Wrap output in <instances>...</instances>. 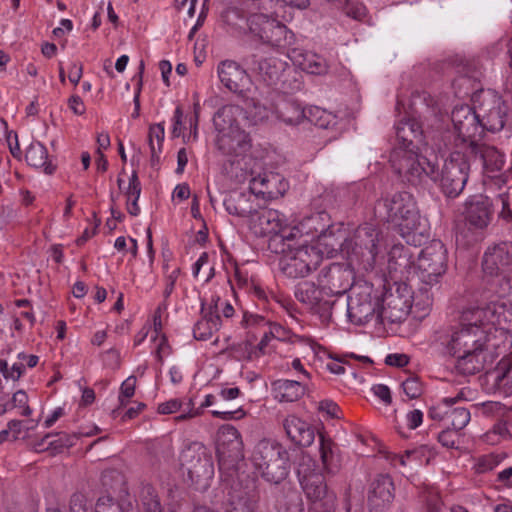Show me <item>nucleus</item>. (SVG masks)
<instances>
[{
	"instance_id": "nucleus-8",
	"label": "nucleus",
	"mask_w": 512,
	"mask_h": 512,
	"mask_svg": "<svg viewBox=\"0 0 512 512\" xmlns=\"http://www.w3.org/2000/svg\"><path fill=\"white\" fill-rule=\"evenodd\" d=\"M246 116L239 105L228 104L220 108L214 118V126L218 131V148L227 155L238 159L250 149L249 135L240 127Z\"/></svg>"
},
{
	"instance_id": "nucleus-6",
	"label": "nucleus",
	"mask_w": 512,
	"mask_h": 512,
	"mask_svg": "<svg viewBox=\"0 0 512 512\" xmlns=\"http://www.w3.org/2000/svg\"><path fill=\"white\" fill-rule=\"evenodd\" d=\"M230 173L237 183L248 182L251 193L263 199L282 197L289 188L283 175L263 170L261 162L247 154L231 160Z\"/></svg>"
},
{
	"instance_id": "nucleus-30",
	"label": "nucleus",
	"mask_w": 512,
	"mask_h": 512,
	"mask_svg": "<svg viewBox=\"0 0 512 512\" xmlns=\"http://www.w3.org/2000/svg\"><path fill=\"white\" fill-rule=\"evenodd\" d=\"M485 348H473V350H469L467 353L463 352L454 356L456 358L455 369L463 375H472L480 372L484 368L486 361Z\"/></svg>"
},
{
	"instance_id": "nucleus-46",
	"label": "nucleus",
	"mask_w": 512,
	"mask_h": 512,
	"mask_svg": "<svg viewBox=\"0 0 512 512\" xmlns=\"http://www.w3.org/2000/svg\"><path fill=\"white\" fill-rule=\"evenodd\" d=\"M461 400L460 394L456 397H445L429 409L428 416L435 421H448L451 407Z\"/></svg>"
},
{
	"instance_id": "nucleus-25",
	"label": "nucleus",
	"mask_w": 512,
	"mask_h": 512,
	"mask_svg": "<svg viewBox=\"0 0 512 512\" xmlns=\"http://www.w3.org/2000/svg\"><path fill=\"white\" fill-rule=\"evenodd\" d=\"M286 55L295 66L309 74L324 75L330 69V64L325 58L311 51L291 48L287 50Z\"/></svg>"
},
{
	"instance_id": "nucleus-48",
	"label": "nucleus",
	"mask_w": 512,
	"mask_h": 512,
	"mask_svg": "<svg viewBox=\"0 0 512 512\" xmlns=\"http://www.w3.org/2000/svg\"><path fill=\"white\" fill-rule=\"evenodd\" d=\"M350 359L358 360L364 364H372V360L367 356L345 355L343 358H332L326 363L329 372L335 375H342L346 371V365L350 366Z\"/></svg>"
},
{
	"instance_id": "nucleus-40",
	"label": "nucleus",
	"mask_w": 512,
	"mask_h": 512,
	"mask_svg": "<svg viewBox=\"0 0 512 512\" xmlns=\"http://www.w3.org/2000/svg\"><path fill=\"white\" fill-rule=\"evenodd\" d=\"M223 22L239 32L249 30V15L237 6L227 7L221 14Z\"/></svg>"
},
{
	"instance_id": "nucleus-56",
	"label": "nucleus",
	"mask_w": 512,
	"mask_h": 512,
	"mask_svg": "<svg viewBox=\"0 0 512 512\" xmlns=\"http://www.w3.org/2000/svg\"><path fill=\"white\" fill-rule=\"evenodd\" d=\"M334 302L329 299H324L323 296L318 300L315 306L309 308V310L317 314L322 322H329L332 317V309Z\"/></svg>"
},
{
	"instance_id": "nucleus-53",
	"label": "nucleus",
	"mask_w": 512,
	"mask_h": 512,
	"mask_svg": "<svg viewBox=\"0 0 512 512\" xmlns=\"http://www.w3.org/2000/svg\"><path fill=\"white\" fill-rule=\"evenodd\" d=\"M172 122V136L177 138L183 137L184 142H189L190 136H186L185 134L186 126L184 124V113L180 106L175 108Z\"/></svg>"
},
{
	"instance_id": "nucleus-4",
	"label": "nucleus",
	"mask_w": 512,
	"mask_h": 512,
	"mask_svg": "<svg viewBox=\"0 0 512 512\" xmlns=\"http://www.w3.org/2000/svg\"><path fill=\"white\" fill-rule=\"evenodd\" d=\"M352 239H354V233L342 244L334 241V243H323L324 248H320L309 245L307 239L301 242L283 234L281 237L273 238L269 242V247L273 252L280 254L278 263L280 271L287 278L298 279L307 277L318 268L324 257L332 258L338 251L348 258V254L344 251V244Z\"/></svg>"
},
{
	"instance_id": "nucleus-3",
	"label": "nucleus",
	"mask_w": 512,
	"mask_h": 512,
	"mask_svg": "<svg viewBox=\"0 0 512 512\" xmlns=\"http://www.w3.org/2000/svg\"><path fill=\"white\" fill-rule=\"evenodd\" d=\"M505 318L504 305L471 307L465 309L460 317V326L441 339L445 352L451 356L468 352L473 348L496 347L490 344L496 334L503 336L507 328L503 325Z\"/></svg>"
},
{
	"instance_id": "nucleus-26",
	"label": "nucleus",
	"mask_w": 512,
	"mask_h": 512,
	"mask_svg": "<svg viewBox=\"0 0 512 512\" xmlns=\"http://www.w3.org/2000/svg\"><path fill=\"white\" fill-rule=\"evenodd\" d=\"M283 427L289 439L296 445L308 447L314 442V427L296 415L287 416Z\"/></svg>"
},
{
	"instance_id": "nucleus-10",
	"label": "nucleus",
	"mask_w": 512,
	"mask_h": 512,
	"mask_svg": "<svg viewBox=\"0 0 512 512\" xmlns=\"http://www.w3.org/2000/svg\"><path fill=\"white\" fill-rule=\"evenodd\" d=\"M345 245L346 243L344 244V251L348 254V258L352 262L360 264L367 272H375V274L381 276L385 282L389 280L393 281V286L386 289L379 302L380 319L382 321L387 319L392 322L404 319L409 314L413 303L412 291L408 285L403 282L405 278H401L400 273H398L395 278H392L389 273H381L378 271L377 267L366 269L361 261L352 258V254L349 253Z\"/></svg>"
},
{
	"instance_id": "nucleus-5",
	"label": "nucleus",
	"mask_w": 512,
	"mask_h": 512,
	"mask_svg": "<svg viewBox=\"0 0 512 512\" xmlns=\"http://www.w3.org/2000/svg\"><path fill=\"white\" fill-rule=\"evenodd\" d=\"M450 154L444 159L441 169L437 157H427L417 168H411L407 177L402 181L412 186H421L428 180L436 184L447 198H457L464 190L470 172L467 152L459 149H449Z\"/></svg>"
},
{
	"instance_id": "nucleus-24",
	"label": "nucleus",
	"mask_w": 512,
	"mask_h": 512,
	"mask_svg": "<svg viewBox=\"0 0 512 512\" xmlns=\"http://www.w3.org/2000/svg\"><path fill=\"white\" fill-rule=\"evenodd\" d=\"M247 68H242L237 62L224 60L217 67L220 82L233 93H242L249 82Z\"/></svg>"
},
{
	"instance_id": "nucleus-42",
	"label": "nucleus",
	"mask_w": 512,
	"mask_h": 512,
	"mask_svg": "<svg viewBox=\"0 0 512 512\" xmlns=\"http://www.w3.org/2000/svg\"><path fill=\"white\" fill-rule=\"evenodd\" d=\"M276 18H273L265 13H251L249 14V32L262 42V34L269 35L271 23H275Z\"/></svg>"
},
{
	"instance_id": "nucleus-9",
	"label": "nucleus",
	"mask_w": 512,
	"mask_h": 512,
	"mask_svg": "<svg viewBox=\"0 0 512 512\" xmlns=\"http://www.w3.org/2000/svg\"><path fill=\"white\" fill-rule=\"evenodd\" d=\"M450 120L453 129H447L441 135V141L446 149L468 151L475 149V143L483 136L481 115L470 105H455L451 111Z\"/></svg>"
},
{
	"instance_id": "nucleus-13",
	"label": "nucleus",
	"mask_w": 512,
	"mask_h": 512,
	"mask_svg": "<svg viewBox=\"0 0 512 512\" xmlns=\"http://www.w3.org/2000/svg\"><path fill=\"white\" fill-rule=\"evenodd\" d=\"M275 118L287 125H299L308 121L315 126L327 128L331 114L317 106L304 107L290 96H279L274 103Z\"/></svg>"
},
{
	"instance_id": "nucleus-27",
	"label": "nucleus",
	"mask_w": 512,
	"mask_h": 512,
	"mask_svg": "<svg viewBox=\"0 0 512 512\" xmlns=\"http://www.w3.org/2000/svg\"><path fill=\"white\" fill-rule=\"evenodd\" d=\"M471 155L479 157L486 174L501 171L505 164V155L494 146L477 141L474 148H468Z\"/></svg>"
},
{
	"instance_id": "nucleus-31",
	"label": "nucleus",
	"mask_w": 512,
	"mask_h": 512,
	"mask_svg": "<svg viewBox=\"0 0 512 512\" xmlns=\"http://www.w3.org/2000/svg\"><path fill=\"white\" fill-rule=\"evenodd\" d=\"M307 385L302 380L278 379L272 383V391L279 402H294L305 394Z\"/></svg>"
},
{
	"instance_id": "nucleus-64",
	"label": "nucleus",
	"mask_w": 512,
	"mask_h": 512,
	"mask_svg": "<svg viewBox=\"0 0 512 512\" xmlns=\"http://www.w3.org/2000/svg\"><path fill=\"white\" fill-rule=\"evenodd\" d=\"M254 118V122L264 121L270 119L272 116H275L274 113V103L270 108H267L261 104H254V110L251 112Z\"/></svg>"
},
{
	"instance_id": "nucleus-32",
	"label": "nucleus",
	"mask_w": 512,
	"mask_h": 512,
	"mask_svg": "<svg viewBox=\"0 0 512 512\" xmlns=\"http://www.w3.org/2000/svg\"><path fill=\"white\" fill-rule=\"evenodd\" d=\"M394 498V484L390 476L379 475L371 484L369 502L374 507L390 504Z\"/></svg>"
},
{
	"instance_id": "nucleus-34",
	"label": "nucleus",
	"mask_w": 512,
	"mask_h": 512,
	"mask_svg": "<svg viewBox=\"0 0 512 512\" xmlns=\"http://www.w3.org/2000/svg\"><path fill=\"white\" fill-rule=\"evenodd\" d=\"M319 442V452L323 468L327 473H334L339 464L337 454L338 447L336 443L324 433H319Z\"/></svg>"
},
{
	"instance_id": "nucleus-7",
	"label": "nucleus",
	"mask_w": 512,
	"mask_h": 512,
	"mask_svg": "<svg viewBox=\"0 0 512 512\" xmlns=\"http://www.w3.org/2000/svg\"><path fill=\"white\" fill-rule=\"evenodd\" d=\"M375 217L390 223L409 242V236L421 226L420 211L415 197L407 191L387 195L378 200L374 207Z\"/></svg>"
},
{
	"instance_id": "nucleus-59",
	"label": "nucleus",
	"mask_w": 512,
	"mask_h": 512,
	"mask_svg": "<svg viewBox=\"0 0 512 512\" xmlns=\"http://www.w3.org/2000/svg\"><path fill=\"white\" fill-rule=\"evenodd\" d=\"M28 401L27 393L24 390H18L13 394L11 404L13 408H23L21 415L28 417L32 414Z\"/></svg>"
},
{
	"instance_id": "nucleus-52",
	"label": "nucleus",
	"mask_w": 512,
	"mask_h": 512,
	"mask_svg": "<svg viewBox=\"0 0 512 512\" xmlns=\"http://www.w3.org/2000/svg\"><path fill=\"white\" fill-rule=\"evenodd\" d=\"M470 421V412L465 407H455L450 410L448 424H450L453 429L461 430L467 426Z\"/></svg>"
},
{
	"instance_id": "nucleus-54",
	"label": "nucleus",
	"mask_w": 512,
	"mask_h": 512,
	"mask_svg": "<svg viewBox=\"0 0 512 512\" xmlns=\"http://www.w3.org/2000/svg\"><path fill=\"white\" fill-rule=\"evenodd\" d=\"M135 387L136 378L134 376H129L122 382L119 393V408H123L128 405L130 399L134 396Z\"/></svg>"
},
{
	"instance_id": "nucleus-33",
	"label": "nucleus",
	"mask_w": 512,
	"mask_h": 512,
	"mask_svg": "<svg viewBox=\"0 0 512 512\" xmlns=\"http://www.w3.org/2000/svg\"><path fill=\"white\" fill-rule=\"evenodd\" d=\"M25 160L27 164L36 169H43L48 175L55 172L56 167L48 160V151L44 144L33 141L26 149Z\"/></svg>"
},
{
	"instance_id": "nucleus-19",
	"label": "nucleus",
	"mask_w": 512,
	"mask_h": 512,
	"mask_svg": "<svg viewBox=\"0 0 512 512\" xmlns=\"http://www.w3.org/2000/svg\"><path fill=\"white\" fill-rule=\"evenodd\" d=\"M244 66L268 86L277 84L288 68L287 62L277 57L262 58L249 55L243 60Z\"/></svg>"
},
{
	"instance_id": "nucleus-51",
	"label": "nucleus",
	"mask_w": 512,
	"mask_h": 512,
	"mask_svg": "<svg viewBox=\"0 0 512 512\" xmlns=\"http://www.w3.org/2000/svg\"><path fill=\"white\" fill-rule=\"evenodd\" d=\"M277 512H305L302 497L297 492H289L279 503Z\"/></svg>"
},
{
	"instance_id": "nucleus-35",
	"label": "nucleus",
	"mask_w": 512,
	"mask_h": 512,
	"mask_svg": "<svg viewBox=\"0 0 512 512\" xmlns=\"http://www.w3.org/2000/svg\"><path fill=\"white\" fill-rule=\"evenodd\" d=\"M201 311L203 317L198 320L193 327V336L196 340L206 341L210 339L214 332L218 331L222 326V321L217 316L211 317L207 312L204 304Z\"/></svg>"
},
{
	"instance_id": "nucleus-44",
	"label": "nucleus",
	"mask_w": 512,
	"mask_h": 512,
	"mask_svg": "<svg viewBox=\"0 0 512 512\" xmlns=\"http://www.w3.org/2000/svg\"><path fill=\"white\" fill-rule=\"evenodd\" d=\"M206 312L211 317L217 316V318L223 322V319L228 320L233 317L235 309L227 299L213 295L208 307L206 308Z\"/></svg>"
},
{
	"instance_id": "nucleus-11",
	"label": "nucleus",
	"mask_w": 512,
	"mask_h": 512,
	"mask_svg": "<svg viewBox=\"0 0 512 512\" xmlns=\"http://www.w3.org/2000/svg\"><path fill=\"white\" fill-rule=\"evenodd\" d=\"M297 475L309 501L308 512H336V496L327 489L324 476L315 470V463L311 458L302 459ZM350 511L351 505L346 502L345 512Z\"/></svg>"
},
{
	"instance_id": "nucleus-29",
	"label": "nucleus",
	"mask_w": 512,
	"mask_h": 512,
	"mask_svg": "<svg viewBox=\"0 0 512 512\" xmlns=\"http://www.w3.org/2000/svg\"><path fill=\"white\" fill-rule=\"evenodd\" d=\"M245 292L253 300L257 301V305L262 306V308H266L270 299H274L282 305L290 316L295 317V304L290 299H278V296L273 291L267 289L258 279L250 283Z\"/></svg>"
},
{
	"instance_id": "nucleus-15",
	"label": "nucleus",
	"mask_w": 512,
	"mask_h": 512,
	"mask_svg": "<svg viewBox=\"0 0 512 512\" xmlns=\"http://www.w3.org/2000/svg\"><path fill=\"white\" fill-rule=\"evenodd\" d=\"M329 222L330 217L325 211L317 212L305 217L297 225L289 227V230L284 231V234L301 242L303 239H307L309 245L320 248H324L322 243L337 241L342 244L343 242L334 237Z\"/></svg>"
},
{
	"instance_id": "nucleus-45",
	"label": "nucleus",
	"mask_w": 512,
	"mask_h": 512,
	"mask_svg": "<svg viewBox=\"0 0 512 512\" xmlns=\"http://www.w3.org/2000/svg\"><path fill=\"white\" fill-rule=\"evenodd\" d=\"M165 137L164 123L153 124L149 127L148 143L151 152V160L159 159V155L163 149V142Z\"/></svg>"
},
{
	"instance_id": "nucleus-63",
	"label": "nucleus",
	"mask_w": 512,
	"mask_h": 512,
	"mask_svg": "<svg viewBox=\"0 0 512 512\" xmlns=\"http://www.w3.org/2000/svg\"><path fill=\"white\" fill-rule=\"evenodd\" d=\"M319 411L325 413L330 418L339 419L341 417V409L337 403L332 400H322L319 403Z\"/></svg>"
},
{
	"instance_id": "nucleus-28",
	"label": "nucleus",
	"mask_w": 512,
	"mask_h": 512,
	"mask_svg": "<svg viewBox=\"0 0 512 512\" xmlns=\"http://www.w3.org/2000/svg\"><path fill=\"white\" fill-rule=\"evenodd\" d=\"M491 291L497 299L490 300L486 305L505 307V318L503 324L507 321V313L512 306V271L493 278L491 283Z\"/></svg>"
},
{
	"instance_id": "nucleus-2",
	"label": "nucleus",
	"mask_w": 512,
	"mask_h": 512,
	"mask_svg": "<svg viewBox=\"0 0 512 512\" xmlns=\"http://www.w3.org/2000/svg\"><path fill=\"white\" fill-rule=\"evenodd\" d=\"M417 101L426 106L435 117L436 128L449 118L444 105L440 100H434L430 95L423 93H412L411 99L407 100L403 93L397 95L396 111L399 116L403 113L395 124L396 144L390 154L391 167L403 181L411 168H417L423 159L428 156L423 153L427 145L425 133L421 123L416 118L418 112Z\"/></svg>"
},
{
	"instance_id": "nucleus-37",
	"label": "nucleus",
	"mask_w": 512,
	"mask_h": 512,
	"mask_svg": "<svg viewBox=\"0 0 512 512\" xmlns=\"http://www.w3.org/2000/svg\"><path fill=\"white\" fill-rule=\"evenodd\" d=\"M481 73L479 71L471 72L468 68L464 75L455 78L452 82L455 97L465 98L470 96L476 88V80L479 79Z\"/></svg>"
},
{
	"instance_id": "nucleus-20",
	"label": "nucleus",
	"mask_w": 512,
	"mask_h": 512,
	"mask_svg": "<svg viewBox=\"0 0 512 512\" xmlns=\"http://www.w3.org/2000/svg\"><path fill=\"white\" fill-rule=\"evenodd\" d=\"M180 461L191 479L194 477L208 479L214 475L212 455L201 444L194 443L183 450Z\"/></svg>"
},
{
	"instance_id": "nucleus-1",
	"label": "nucleus",
	"mask_w": 512,
	"mask_h": 512,
	"mask_svg": "<svg viewBox=\"0 0 512 512\" xmlns=\"http://www.w3.org/2000/svg\"><path fill=\"white\" fill-rule=\"evenodd\" d=\"M345 247L366 269L377 267L392 278L398 273L407 280L416 276L428 287L438 284L447 269V249L441 241L434 240L426 246L415 263L411 248L401 243L391 245L388 236L373 223L360 225Z\"/></svg>"
},
{
	"instance_id": "nucleus-49",
	"label": "nucleus",
	"mask_w": 512,
	"mask_h": 512,
	"mask_svg": "<svg viewBox=\"0 0 512 512\" xmlns=\"http://www.w3.org/2000/svg\"><path fill=\"white\" fill-rule=\"evenodd\" d=\"M141 504L143 512H162L158 496L152 486H145L141 493Z\"/></svg>"
},
{
	"instance_id": "nucleus-62",
	"label": "nucleus",
	"mask_w": 512,
	"mask_h": 512,
	"mask_svg": "<svg viewBox=\"0 0 512 512\" xmlns=\"http://www.w3.org/2000/svg\"><path fill=\"white\" fill-rule=\"evenodd\" d=\"M26 372L25 364L18 360L12 364L9 368L6 362V370L4 372V378L6 380L18 381Z\"/></svg>"
},
{
	"instance_id": "nucleus-61",
	"label": "nucleus",
	"mask_w": 512,
	"mask_h": 512,
	"mask_svg": "<svg viewBox=\"0 0 512 512\" xmlns=\"http://www.w3.org/2000/svg\"><path fill=\"white\" fill-rule=\"evenodd\" d=\"M509 177L505 173H500L497 175L489 176L487 175V180L485 181V185L488 190H499L501 191L503 188H508Z\"/></svg>"
},
{
	"instance_id": "nucleus-47",
	"label": "nucleus",
	"mask_w": 512,
	"mask_h": 512,
	"mask_svg": "<svg viewBox=\"0 0 512 512\" xmlns=\"http://www.w3.org/2000/svg\"><path fill=\"white\" fill-rule=\"evenodd\" d=\"M512 439V432L510 431L509 423L506 421H499L484 434V441L490 445L499 444L505 440Z\"/></svg>"
},
{
	"instance_id": "nucleus-14",
	"label": "nucleus",
	"mask_w": 512,
	"mask_h": 512,
	"mask_svg": "<svg viewBox=\"0 0 512 512\" xmlns=\"http://www.w3.org/2000/svg\"><path fill=\"white\" fill-rule=\"evenodd\" d=\"M217 457L220 474L232 478L244 459L243 442L239 431L232 425H222L217 434Z\"/></svg>"
},
{
	"instance_id": "nucleus-57",
	"label": "nucleus",
	"mask_w": 512,
	"mask_h": 512,
	"mask_svg": "<svg viewBox=\"0 0 512 512\" xmlns=\"http://www.w3.org/2000/svg\"><path fill=\"white\" fill-rule=\"evenodd\" d=\"M402 389L409 399H416L423 392L422 383L417 377H408L402 382Z\"/></svg>"
},
{
	"instance_id": "nucleus-55",
	"label": "nucleus",
	"mask_w": 512,
	"mask_h": 512,
	"mask_svg": "<svg viewBox=\"0 0 512 512\" xmlns=\"http://www.w3.org/2000/svg\"><path fill=\"white\" fill-rule=\"evenodd\" d=\"M502 460L503 457L500 454L491 453L483 455L479 457L477 460L476 471L478 473H486L488 471H491L495 467H497Z\"/></svg>"
},
{
	"instance_id": "nucleus-16",
	"label": "nucleus",
	"mask_w": 512,
	"mask_h": 512,
	"mask_svg": "<svg viewBox=\"0 0 512 512\" xmlns=\"http://www.w3.org/2000/svg\"><path fill=\"white\" fill-rule=\"evenodd\" d=\"M480 96L483 98V132H498L504 127L512 129V102L503 100L491 91H481Z\"/></svg>"
},
{
	"instance_id": "nucleus-22",
	"label": "nucleus",
	"mask_w": 512,
	"mask_h": 512,
	"mask_svg": "<svg viewBox=\"0 0 512 512\" xmlns=\"http://www.w3.org/2000/svg\"><path fill=\"white\" fill-rule=\"evenodd\" d=\"M349 264L343 265L339 263H333L328 268H324L321 271L320 275V283L323 287L329 289L332 294L342 295L346 291L351 290L353 287V270L351 266H358L359 268H364L356 263L352 262L349 258L346 257Z\"/></svg>"
},
{
	"instance_id": "nucleus-12",
	"label": "nucleus",
	"mask_w": 512,
	"mask_h": 512,
	"mask_svg": "<svg viewBox=\"0 0 512 512\" xmlns=\"http://www.w3.org/2000/svg\"><path fill=\"white\" fill-rule=\"evenodd\" d=\"M251 461L257 474L267 482L277 484L288 475L289 453L276 441H259L253 449Z\"/></svg>"
},
{
	"instance_id": "nucleus-58",
	"label": "nucleus",
	"mask_w": 512,
	"mask_h": 512,
	"mask_svg": "<svg viewBox=\"0 0 512 512\" xmlns=\"http://www.w3.org/2000/svg\"><path fill=\"white\" fill-rule=\"evenodd\" d=\"M215 402H216V397L212 394H208L205 396V399L202 402L201 406L198 409H194L193 402L190 399L187 403L188 411L186 413H183L180 416H178L177 419L185 420V419L196 417V416L200 415L201 409H203L205 407H210V406L214 405Z\"/></svg>"
},
{
	"instance_id": "nucleus-43",
	"label": "nucleus",
	"mask_w": 512,
	"mask_h": 512,
	"mask_svg": "<svg viewBox=\"0 0 512 512\" xmlns=\"http://www.w3.org/2000/svg\"><path fill=\"white\" fill-rule=\"evenodd\" d=\"M223 205L225 210L230 215H235L242 218L249 219L253 210L252 206L249 204L244 195H239L237 197L229 196L225 198Z\"/></svg>"
},
{
	"instance_id": "nucleus-41",
	"label": "nucleus",
	"mask_w": 512,
	"mask_h": 512,
	"mask_svg": "<svg viewBox=\"0 0 512 512\" xmlns=\"http://www.w3.org/2000/svg\"><path fill=\"white\" fill-rule=\"evenodd\" d=\"M141 194V183L138 178L137 172L133 171L129 178V184L125 191L127 198V211L132 216H137L140 213L138 200Z\"/></svg>"
},
{
	"instance_id": "nucleus-38",
	"label": "nucleus",
	"mask_w": 512,
	"mask_h": 512,
	"mask_svg": "<svg viewBox=\"0 0 512 512\" xmlns=\"http://www.w3.org/2000/svg\"><path fill=\"white\" fill-rule=\"evenodd\" d=\"M294 295L299 302L309 309L318 303V300L323 296V291L314 283L304 281L296 286Z\"/></svg>"
},
{
	"instance_id": "nucleus-17",
	"label": "nucleus",
	"mask_w": 512,
	"mask_h": 512,
	"mask_svg": "<svg viewBox=\"0 0 512 512\" xmlns=\"http://www.w3.org/2000/svg\"><path fill=\"white\" fill-rule=\"evenodd\" d=\"M285 222V216L271 208L252 210L249 217L251 231L257 236L273 235L270 241L275 237H281L284 231L289 230Z\"/></svg>"
},
{
	"instance_id": "nucleus-50",
	"label": "nucleus",
	"mask_w": 512,
	"mask_h": 512,
	"mask_svg": "<svg viewBox=\"0 0 512 512\" xmlns=\"http://www.w3.org/2000/svg\"><path fill=\"white\" fill-rule=\"evenodd\" d=\"M331 2L343 6L346 15L355 20L361 21L366 16L367 9L359 0H332Z\"/></svg>"
},
{
	"instance_id": "nucleus-23",
	"label": "nucleus",
	"mask_w": 512,
	"mask_h": 512,
	"mask_svg": "<svg viewBox=\"0 0 512 512\" xmlns=\"http://www.w3.org/2000/svg\"><path fill=\"white\" fill-rule=\"evenodd\" d=\"M493 219V203L482 194L470 196L465 203V220L474 229L483 230Z\"/></svg>"
},
{
	"instance_id": "nucleus-36",
	"label": "nucleus",
	"mask_w": 512,
	"mask_h": 512,
	"mask_svg": "<svg viewBox=\"0 0 512 512\" xmlns=\"http://www.w3.org/2000/svg\"><path fill=\"white\" fill-rule=\"evenodd\" d=\"M269 35L262 34V42L276 48H286L292 43L294 34L287 27L276 19L275 23L269 24Z\"/></svg>"
},
{
	"instance_id": "nucleus-39",
	"label": "nucleus",
	"mask_w": 512,
	"mask_h": 512,
	"mask_svg": "<svg viewBox=\"0 0 512 512\" xmlns=\"http://www.w3.org/2000/svg\"><path fill=\"white\" fill-rule=\"evenodd\" d=\"M241 325L243 327L267 325L268 330L266 332L270 334L272 339H281L285 334L284 328L280 324L271 323L263 316L254 313L244 312L241 319Z\"/></svg>"
},
{
	"instance_id": "nucleus-60",
	"label": "nucleus",
	"mask_w": 512,
	"mask_h": 512,
	"mask_svg": "<svg viewBox=\"0 0 512 512\" xmlns=\"http://www.w3.org/2000/svg\"><path fill=\"white\" fill-rule=\"evenodd\" d=\"M102 361L104 366L117 369L121 364L120 351L116 348H110L102 353Z\"/></svg>"
},
{
	"instance_id": "nucleus-18",
	"label": "nucleus",
	"mask_w": 512,
	"mask_h": 512,
	"mask_svg": "<svg viewBox=\"0 0 512 512\" xmlns=\"http://www.w3.org/2000/svg\"><path fill=\"white\" fill-rule=\"evenodd\" d=\"M512 242L502 241L489 246L484 252L482 269L486 277L498 278L500 275L511 272Z\"/></svg>"
},
{
	"instance_id": "nucleus-21",
	"label": "nucleus",
	"mask_w": 512,
	"mask_h": 512,
	"mask_svg": "<svg viewBox=\"0 0 512 512\" xmlns=\"http://www.w3.org/2000/svg\"><path fill=\"white\" fill-rule=\"evenodd\" d=\"M353 288L347 300V316L351 323L364 325L374 317L380 319L379 301H373L369 291L357 292Z\"/></svg>"
}]
</instances>
